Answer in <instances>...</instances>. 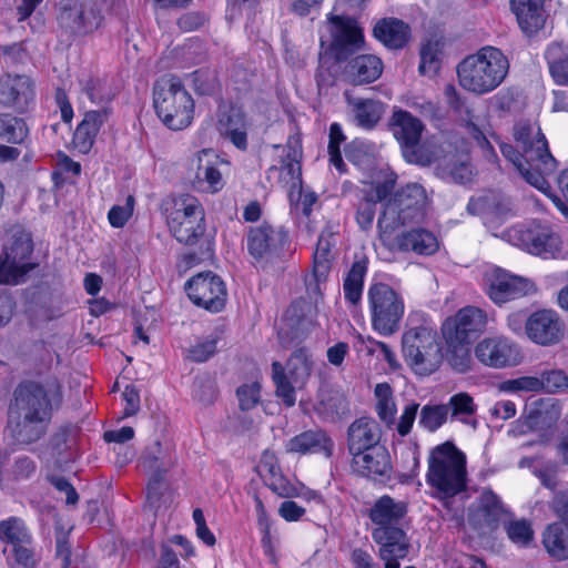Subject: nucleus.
I'll return each instance as SVG.
<instances>
[{
  "instance_id": "obj_1",
  "label": "nucleus",
  "mask_w": 568,
  "mask_h": 568,
  "mask_svg": "<svg viewBox=\"0 0 568 568\" xmlns=\"http://www.w3.org/2000/svg\"><path fill=\"white\" fill-rule=\"evenodd\" d=\"M513 135L521 151L511 144L500 143V152L504 158L515 166L527 183L546 193L562 213H567L566 202L551 193L550 185L546 180V175L555 172L557 161L549 151L541 129L527 121H519L514 126Z\"/></svg>"
},
{
  "instance_id": "obj_2",
  "label": "nucleus",
  "mask_w": 568,
  "mask_h": 568,
  "mask_svg": "<svg viewBox=\"0 0 568 568\" xmlns=\"http://www.w3.org/2000/svg\"><path fill=\"white\" fill-rule=\"evenodd\" d=\"M51 417V400L41 384L26 381L14 388L7 428L17 443L30 445L40 440L48 432Z\"/></svg>"
},
{
  "instance_id": "obj_3",
  "label": "nucleus",
  "mask_w": 568,
  "mask_h": 568,
  "mask_svg": "<svg viewBox=\"0 0 568 568\" xmlns=\"http://www.w3.org/2000/svg\"><path fill=\"white\" fill-rule=\"evenodd\" d=\"M407 504L395 500L388 495L377 498L368 509L371 536L378 546V557L384 561V568H399L410 548L409 538L405 530Z\"/></svg>"
},
{
  "instance_id": "obj_4",
  "label": "nucleus",
  "mask_w": 568,
  "mask_h": 568,
  "mask_svg": "<svg viewBox=\"0 0 568 568\" xmlns=\"http://www.w3.org/2000/svg\"><path fill=\"white\" fill-rule=\"evenodd\" d=\"M426 481L440 499L453 498L467 488L466 456L452 442L429 452Z\"/></svg>"
},
{
  "instance_id": "obj_5",
  "label": "nucleus",
  "mask_w": 568,
  "mask_h": 568,
  "mask_svg": "<svg viewBox=\"0 0 568 568\" xmlns=\"http://www.w3.org/2000/svg\"><path fill=\"white\" fill-rule=\"evenodd\" d=\"M153 105L158 118L170 130H183L193 121L194 101L173 73H165L154 83Z\"/></svg>"
},
{
  "instance_id": "obj_6",
  "label": "nucleus",
  "mask_w": 568,
  "mask_h": 568,
  "mask_svg": "<svg viewBox=\"0 0 568 568\" xmlns=\"http://www.w3.org/2000/svg\"><path fill=\"white\" fill-rule=\"evenodd\" d=\"M426 204L425 189L417 183L407 184L385 203L377 220V231H386L422 221Z\"/></svg>"
},
{
  "instance_id": "obj_7",
  "label": "nucleus",
  "mask_w": 568,
  "mask_h": 568,
  "mask_svg": "<svg viewBox=\"0 0 568 568\" xmlns=\"http://www.w3.org/2000/svg\"><path fill=\"white\" fill-rule=\"evenodd\" d=\"M402 352L406 363L418 375H430L443 362L437 333L426 326L407 329L402 337Z\"/></svg>"
},
{
  "instance_id": "obj_8",
  "label": "nucleus",
  "mask_w": 568,
  "mask_h": 568,
  "mask_svg": "<svg viewBox=\"0 0 568 568\" xmlns=\"http://www.w3.org/2000/svg\"><path fill=\"white\" fill-rule=\"evenodd\" d=\"M326 29L332 41L320 54V63L322 68L331 69L336 62L347 60L353 49L364 41V37L356 20L351 17L329 16Z\"/></svg>"
},
{
  "instance_id": "obj_9",
  "label": "nucleus",
  "mask_w": 568,
  "mask_h": 568,
  "mask_svg": "<svg viewBox=\"0 0 568 568\" xmlns=\"http://www.w3.org/2000/svg\"><path fill=\"white\" fill-rule=\"evenodd\" d=\"M367 297L373 328L386 336L397 332L404 315L399 294L385 283H375L368 287Z\"/></svg>"
},
{
  "instance_id": "obj_10",
  "label": "nucleus",
  "mask_w": 568,
  "mask_h": 568,
  "mask_svg": "<svg viewBox=\"0 0 568 568\" xmlns=\"http://www.w3.org/2000/svg\"><path fill=\"white\" fill-rule=\"evenodd\" d=\"M204 216L199 200L184 194L174 200L173 209L168 215V226L180 243L193 245L204 235Z\"/></svg>"
},
{
  "instance_id": "obj_11",
  "label": "nucleus",
  "mask_w": 568,
  "mask_h": 568,
  "mask_svg": "<svg viewBox=\"0 0 568 568\" xmlns=\"http://www.w3.org/2000/svg\"><path fill=\"white\" fill-rule=\"evenodd\" d=\"M118 0H62L58 21L73 34H85L97 29L104 8H112Z\"/></svg>"
},
{
  "instance_id": "obj_12",
  "label": "nucleus",
  "mask_w": 568,
  "mask_h": 568,
  "mask_svg": "<svg viewBox=\"0 0 568 568\" xmlns=\"http://www.w3.org/2000/svg\"><path fill=\"white\" fill-rule=\"evenodd\" d=\"M389 128L399 143L405 160L409 163L429 165L432 155L425 153L420 145L422 133L425 129L423 122L408 111L396 110L389 120Z\"/></svg>"
},
{
  "instance_id": "obj_13",
  "label": "nucleus",
  "mask_w": 568,
  "mask_h": 568,
  "mask_svg": "<svg viewBox=\"0 0 568 568\" xmlns=\"http://www.w3.org/2000/svg\"><path fill=\"white\" fill-rule=\"evenodd\" d=\"M378 240L384 248L394 254L433 255L439 247L437 237L423 227L404 230L403 226H396L395 229L379 231Z\"/></svg>"
},
{
  "instance_id": "obj_14",
  "label": "nucleus",
  "mask_w": 568,
  "mask_h": 568,
  "mask_svg": "<svg viewBox=\"0 0 568 568\" xmlns=\"http://www.w3.org/2000/svg\"><path fill=\"white\" fill-rule=\"evenodd\" d=\"M484 291L496 305H503L536 293L537 287L529 278L493 267L484 274Z\"/></svg>"
},
{
  "instance_id": "obj_15",
  "label": "nucleus",
  "mask_w": 568,
  "mask_h": 568,
  "mask_svg": "<svg viewBox=\"0 0 568 568\" xmlns=\"http://www.w3.org/2000/svg\"><path fill=\"white\" fill-rule=\"evenodd\" d=\"M185 292L194 305L211 313L222 312L226 305V285L221 276L211 271L192 276L185 283Z\"/></svg>"
},
{
  "instance_id": "obj_16",
  "label": "nucleus",
  "mask_w": 568,
  "mask_h": 568,
  "mask_svg": "<svg viewBox=\"0 0 568 568\" xmlns=\"http://www.w3.org/2000/svg\"><path fill=\"white\" fill-rule=\"evenodd\" d=\"M518 241L528 253L541 258H557L564 253L560 234L546 222L534 221L519 230Z\"/></svg>"
},
{
  "instance_id": "obj_17",
  "label": "nucleus",
  "mask_w": 568,
  "mask_h": 568,
  "mask_svg": "<svg viewBox=\"0 0 568 568\" xmlns=\"http://www.w3.org/2000/svg\"><path fill=\"white\" fill-rule=\"evenodd\" d=\"M33 252L32 241L28 237L18 239L0 255V284H18L24 275L34 268L29 262Z\"/></svg>"
},
{
  "instance_id": "obj_18",
  "label": "nucleus",
  "mask_w": 568,
  "mask_h": 568,
  "mask_svg": "<svg viewBox=\"0 0 568 568\" xmlns=\"http://www.w3.org/2000/svg\"><path fill=\"white\" fill-rule=\"evenodd\" d=\"M487 325V314L475 306H466L444 322L442 332L446 343L469 342L471 334L481 333Z\"/></svg>"
},
{
  "instance_id": "obj_19",
  "label": "nucleus",
  "mask_w": 568,
  "mask_h": 568,
  "mask_svg": "<svg viewBox=\"0 0 568 568\" xmlns=\"http://www.w3.org/2000/svg\"><path fill=\"white\" fill-rule=\"evenodd\" d=\"M286 242V232L266 223L250 227L246 234L247 251L255 261L277 257Z\"/></svg>"
},
{
  "instance_id": "obj_20",
  "label": "nucleus",
  "mask_w": 568,
  "mask_h": 568,
  "mask_svg": "<svg viewBox=\"0 0 568 568\" xmlns=\"http://www.w3.org/2000/svg\"><path fill=\"white\" fill-rule=\"evenodd\" d=\"M274 149L282 150L280 165H273L268 169V179L273 173H280L278 182L283 185H290L292 189L302 186V140L298 133L287 138L284 145L275 144Z\"/></svg>"
},
{
  "instance_id": "obj_21",
  "label": "nucleus",
  "mask_w": 568,
  "mask_h": 568,
  "mask_svg": "<svg viewBox=\"0 0 568 568\" xmlns=\"http://www.w3.org/2000/svg\"><path fill=\"white\" fill-rule=\"evenodd\" d=\"M33 99L34 88L29 75L26 73H0V105L23 113Z\"/></svg>"
},
{
  "instance_id": "obj_22",
  "label": "nucleus",
  "mask_w": 568,
  "mask_h": 568,
  "mask_svg": "<svg viewBox=\"0 0 568 568\" xmlns=\"http://www.w3.org/2000/svg\"><path fill=\"white\" fill-rule=\"evenodd\" d=\"M526 335L541 346L557 344L564 337L562 321L552 310H538L527 317Z\"/></svg>"
},
{
  "instance_id": "obj_23",
  "label": "nucleus",
  "mask_w": 568,
  "mask_h": 568,
  "mask_svg": "<svg viewBox=\"0 0 568 568\" xmlns=\"http://www.w3.org/2000/svg\"><path fill=\"white\" fill-rule=\"evenodd\" d=\"M475 355L480 363L494 368L515 366L520 361L516 345L501 336L480 341L475 347Z\"/></svg>"
},
{
  "instance_id": "obj_24",
  "label": "nucleus",
  "mask_w": 568,
  "mask_h": 568,
  "mask_svg": "<svg viewBox=\"0 0 568 568\" xmlns=\"http://www.w3.org/2000/svg\"><path fill=\"white\" fill-rule=\"evenodd\" d=\"M248 128L246 113L237 105H231L219 115V132L239 150L245 151L247 149Z\"/></svg>"
},
{
  "instance_id": "obj_25",
  "label": "nucleus",
  "mask_w": 568,
  "mask_h": 568,
  "mask_svg": "<svg viewBox=\"0 0 568 568\" xmlns=\"http://www.w3.org/2000/svg\"><path fill=\"white\" fill-rule=\"evenodd\" d=\"M545 2L546 0H510L511 12L526 36L531 37L545 27L548 17Z\"/></svg>"
},
{
  "instance_id": "obj_26",
  "label": "nucleus",
  "mask_w": 568,
  "mask_h": 568,
  "mask_svg": "<svg viewBox=\"0 0 568 568\" xmlns=\"http://www.w3.org/2000/svg\"><path fill=\"white\" fill-rule=\"evenodd\" d=\"M214 153L212 150H202L196 153L192 160L196 171L194 178L191 179L193 187L201 192L216 193L224 186V180L221 172L212 162Z\"/></svg>"
},
{
  "instance_id": "obj_27",
  "label": "nucleus",
  "mask_w": 568,
  "mask_h": 568,
  "mask_svg": "<svg viewBox=\"0 0 568 568\" xmlns=\"http://www.w3.org/2000/svg\"><path fill=\"white\" fill-rule=\"evenodd\" d=\"M382 430L378 423L371 417L354 420L347 430V447L353 456L371 447L379 445Z\"/></svg>"
},
{
  "instance_id": "obj_28",
  "label": "nucleus",
  "mask_w": 568,
  "mask_h": 568,
  "mask_svg": "<svg viewBox=\"0 0 568 568\" xmlns=\"http://www.w3.org/2000/svg\"><path fill=\"white\" fill-rule=\"evenodd\" d=\"M355 470L365 477L389 476L392 471L390 455L383 445L371 447L353 455Z\"/></svg>"
},
{
  "instance_id": "obj_29",
  "label": "nucleus",
  "mask_w": 568,
  "mask_h": 568,
  "mask_svg": "<svg viewBox=\"0 0 568 568\" xmlns=\"http://www.w3.org/2000/svg\"><path fill=\"white\" fill-rule=\"evenodd\" d=\"M373 34L390 50L403 49L412 39L409 24L395 17L379 19L373 28Z\"/></svg>"
},
{
  "instance_id": "obj_30",
  "label": "nucleus",
  "mask_w": 568,
  "mask_h": 568,
  "mask_svg": "<svg viewBox=\"0 0 568 568\" xmlns=\"http://www.w3.org/2000/svg\"><path fill=\"white\" fill-rule=\"evenodd\" d=\"M334 449V443L332 438L322 429H311L303 432L286 444V450L288 453L297 454H324L326 457H331Z\"/></svg>"
},
{
  "instance_id": "obj_31",
  "label": "nucleus",
  "mask_w": 568,
  "mask_h": 568,
  "mask_svg": "<svg viewBox=\"0 0 568 568\" xmlns=\"http://www.w3.org/2000/svg\"><path fill=\"white\" fill-rule=\"evenodd\" d=\"M509 61L497 48L485 47L476 54L466 57L456 71H508Z\"/></svg>"
},
{
  "instance_id": "obj_32",
  "label": "nucleus",
  "mask_w": 568,
  "mask_h": 568,
  "mask_svg": "<svg viewBox=\"0 0 568 568\" xmlns=\"http://www.w3.org/2000/svg\"><path fill=\"white\" fill-rule=\"evenodd\" d=\"M469 214L479 215L485 221L504 217L510 211V202L503 194L494 191L470 199L467 204Z\"/></svg>"
},
{
  "instance_id": "obj_33",
  "label": "nucleus",
  "mask_w": 568,
  "mask_h": 568,
  "mask_svg": "<svg viewBox=\"0 0 568 568\" xmlns=\"http://www.w3.org/2000/svg\"><path fill=\"white\" fill-rule=\"evenodd\" d=\"M108 120L106 110L89 111L77 126L73 134V144L81 153H88L95 141V138Z\"/></svg>"
},
{
  "instance_id": "obj_34",
  "label": "nucleus",
  "mask_w": 568,
  "mask_h": 568,
  "mask_svg": "<svg viewBox=\"0 0 568 568\" xmlns=\"http://www.w3.org/2000/svg\"><path fill=\"white\" fill-rule=\"evenodd\" d=\"M388 193L389 189L385 183H379L371 191L365 192V195L358 202L356 211V222L363 231L372 229L376 213V204L385 200Z\"/></svg>"
},
{
  "instance_id": "obj_35",
  "label": "nucleus",
  "mask_w": 568,
  "mask_h": 568,
  "mask_svg": "<svg viewBox=\"0 0 568 568\" xmlns=\"http://www.w3.org/2000/svg\"><path fill=\"white\" fill-rule=\"evenodd\" d=\"M504 514L499 497L491 490H484L478 498L474 521L479 527L494 529Z\"/></svg>"
},
{
  "instance_id": "obj_36",
  "label": "nucleus",
  "mask_w": 568,
  "mask_h": 568,
  "mask_svg": "<svg viewBox=\"0 0 568 568\" xmlns=\"http://www.w3.org/2000/svg\"><path fill=\"white\" fill-rule=\"evenodd\" d=\"M79 84L94 103L110 101L119 91V88L110 82L106 75L82 73L79 78Z\"/></svg>"
},
{
  "instance_id": "obj_37",
  "label": "nucleus",
  "mask_w": 568,
  "mask_h": 568,
  "mask_svg": "<svg viewBox=\"0 0 568 568\" xmlns=\"http://www.w3.org/2000/svg\"><path fill=\"white\" fill-rule=\"evenodd\" d=\"M366 272L367 260L362 258L355 261L344 280L343 290L345 300L353 305L358 304L362 298L364 277Z\"/></svg>"
},
{
  "instance_id": "obj_38",
  "label": "nucleus",
  "mask_w": 568,
  "mask_h": 568,
  "mask_svg": "<svg viewBox=\"0 0 568 568\" xmlns=\"http://www.w3.org/2000/svg\"><path fill=\"white\" fill-rule=\"evenodd\" d=\"M30 537L32 535L21 518L13 516L0 521V541L6 545L4 554L9 548L26 542Z\"/></svg>"
},
{
  "instance_id": "obj_39",
  "label": "nucleus",
  "mask_w": 568,
  "mask_h": 568,
  "mask_svg": "<svg viewBox=\"0 0 568 568\" xmlns=\"http://www.w3.org/2000/svg\"><path fill=\"white\" fill-rule=\"evenodd\" d=\"M460 85L474 93L483 94L497 88L506 73H457Z\"/></svg>"
},
{
  "instance_id": "obj_40",
  "label": "nucleus",
  "mask_w": 568,
  "mask_h": 568,
  "mask_svg": "<svg viewBox=\"0 0 568 568\" xmlns=\"http://www.w3.org/2000/svg\"><path fill=\"white\" fill-rule=\"evenodd\" d=\"M170 58L178 62L171 68H191L205 59V50L197 39H190L182 47L171 50Z\"/></svg>"
},
{
  "instance_id": "obj_41",
  "label": "nucleus",
  "mask_w": 568,
  "mask_h": 568,
  "mask_svg": "<svg viewBox=\"0 0 568 568\" xmlns=\"http://www.w3.org/2000/svg\"><path fill=\"white\" fill-rule=\"evenodd\" d=\"M29 135L26 121L11 113H0V140L10 144H22Z\"/></svg>"
},
{
  "instance_id": "obj_42",
  "label": "nucleus",
  "mask_w": 568,
  "mask_h": 568,
  "mask_svg": "<svg viewBox=\"0 0 568 568\" xmlns=\"http://www.w3.org/2000/svg\"><path fill=\"white\" fill-rule=\"evenodd\" d=\"M374 394L376 397L375 410L377 416L386 426H394L396 424L397 408L392 387L387 383L377 384Z\"/></svg>"
},
{
  "instance_id": "obj_43",
  "label": "nucleus",
  "mask_w": 568,
  "mask_h": 568,
  "mask_svg": "<svg viewBox=\"0 0 568 568\" xmlns=\"http://www.w3.org/2000/svg\"><path fill=\"white\" fill-rule=\"evenodd\" d=\"M355 122L364 129H373L382 118L383 106L371 99H356L352 101Z\"/></svg>"
},
{
  "instance_id": "obj_44",
  "label": "nucleus",
  "mask_w": 568,
  "mask_h": 568,
  "mask_svg": "<svg viewBox=\"0 0 568 568\" xmlns=\"http://www.w3.org/2000/svg\"><path fill=\"white\" fill-rule=\"evenodd\" d=\"M547 552L558 560L568 558V539L560 524H550L542 535Z\"/></svg>"
},
{
  "instance_id": "obj_45",
  "label": "nucleus",
  "mask_w": 568,
  "mask_h": 568,
  "mask_svg": "<svg viewBox=\"0 0 568 568\" xmlns=\"http://www.w3.org/2000/svg\"><path fill=\"white\" fill-rule=\"evenodd\" d=\"M418 71H439L444 67V43L438 39H428L422 43Z\"/></svg>"
},
{
  "instance_id": "obj_46",
  "label": "nucleus",
  "mask_w": 568,
  "mask_h": 568,
  "mask_svg": "<svg viewBox=\"0 0 568 568\" xmlns=\"http://www.w3.org/2000/svg\"><path fill=\"white\" fill-rule=\"evenodd\" d=\"M286 368L288 378L295 386L303 388L311 376L312 362L304 349H298L287 361Z\"/></svg>"
},
{
  "instance_id": "obj_47",
  "label": "nucleus",
  "mask_w": 568,
  "mask_h": 568,
  "mask_svg": "<svg viewBox=\"0 0 568 568\" xmlns=\"http://www.w3.org/2000/svg\"><path fill=\"white\" fill-rule=\"evenodd\" d=\"M273 381L276 386V396L280 397L287 407L296 403L295 390L300 389L285 374L283 366L274 362L272 364Z\"/></svg>"
},
{
  "instance_id": "obj_48",
  "label": "nucleus",
  "mask_w": 568,
  "mask_h": 568,
  "mask_svg": "<svg viewBox=\"0 0 568 568\" xmlns=\"http://www.w3.org/2000/svg\"><path fill=\"white\" fill-rule=\"evenodd\" d=\"M7 560L9 565H16L23 568H32L36 566L38 558L33 539L30 537L23 544H18L7 551Z\"/></svg>"
},
{
  "instance_id": "obj_49",
  "label": "nucleus",
  "mask_w": 568,
  "mask_h": 568,
  "mask_svg": "<svg viewBox=\"0 0 568 568\" xmlns=\"http://www.w3.org/2000/svg\"><path fill=\"white\" fill-rule=\"evenodd\" d=\"M332 246L329 236L321 235L318 237L313 258V272L317 280L325 277L329 270Z\"/></svg>"
},
{
  "instance_id": "obj_50",
  "label": "nucleus",
  "mask_w": 568,
  "mask_h": 568,
  "mask_svg": "<svg viewBox=\"0 0 568 568\" xmlns=\"http://www.w3.org/2000/svg\"><path fill=\"white\" fill-rule=\"evenodd\" d=\"M448 414L449 407L445 404L425 405L420 410L419 425L429 432H435L446 422Z\"/></svg>"
},
{
  "instance_id": "obj_51",
  "label": "nucleus",
  "mask_w": 568,
  "mask_h": 568,
  "mask_svg": "<svg viewBox=\"0 0 568 568\" xmlns=\"http://www.w3.org/2000/svg\"><path fill=\"white\" fill-rule=\"evenodd\" d=\"M445 406L449 407L452 418H458L462 422H466L465 417L470 416L476 412V404L474 403L473 397L467 393L453 395Z\"/></svg>"
},
{
  "instance_id": "obj_52",
  "label": "nucleus",
  "mask_w": 568,
  "mask_h": 568,
  "mask_svg": "<svg viewBox=\"0 0 568 568\" xmlns=\"http://www.w3.org/2000/svg\"><path fill=\"white\" fill-rule=\"evenodd\" d=\"M196 93L214 95L221 91V82L216 73H187Z\"/></svg>"
},
{
  "instance_id": "obj_53",
  "label": "nucleus",
  "mask_w": 568,
  "mask_h": 568,
  "mask_svg": "<svg viewBox=\"0 0 568 568\" xmlns=\"http://www.w3.org/2000/svg\"><path fill=\"white\" fill-rule=\"evenodd\" d=\"M505 529L508 538L519 546H527L534 538V530L525 519L510 521Z\"/></svg>"
},
{
  "instance_id": "obj_54",
  "label": "nucleus",
  "mask_w": 568,
  "mask_h": 568,
  "mask_svg": "<svg viewBox=\"0 0 568 568\" xmlns=\"http://www.w3.org/2000/svg\"><path fill=\"white\" fill-rule=\"evenodd\" d=\"M499 389L504 392H539L542 390V382L540 377L521 376L514 379H507L499 385Z\"/></svg>"
},
{
  "instance_id": "obj_55",
  "label": "nucleus",
  "mask_w": 568,
  "mask_h": 568,
  "mask_svg": "<svg viewBox=\"0 0 568 568\" xmlns=\"http://www.w3.org/2000/svg\"><path fill=\"white\" fill-rule=\"evenodd\" d=\"M468 343L469 342H463L458 344L446 343L449 348L448 362L454 369L460 373L466 372L470 365L471 358Z\"/></svg>"
},
{
  "instance_id": "obj_56",
  "label": "nucleus",
  "mask_w": 568,
  "mask_h": 568,
  "mask_svg": "<svg viewBox=\"0 0 568 568\" xmlns=\"http://www.w3.org/2000/svg\"><path fill=\"white\" fill-rule=\"evenodd\" d=\"M241 410L254 408L261 399V385L257 382L243 384L236 389Z\"/></svg>"
},
{
  "instance_id": "obj_57",
  "label": "nucleus",
  "mask_w": 568,
  "mask_h": 568,
  "mask_svg": "<svg viewBox=\"0 0 568 568\" xmlns=\"http://www.w3.org/2000/svg\"><path fill=\"white\" fill-rule=\"evenodd\" d=\"M549 71H568V50L560 43L550 44L545 53Z\"/></svg>"
},
{
  "instance_id": "obj_58",
  "label": "nucleus",
  "mask_w": 568,
  "mask_h": 568,
  "mask_svg": "<svg viewBox=\"0 0 568 568\" xmlns=\"http://www.w3.org/2000/svg\"><path fill=\"white\" fill-rule=\"evenodd\" d=\"M452 180L459 184H466L473 180V168L467 161H453L447 165Z\"/></svg>"
},
{
  "instance_id": "obj_59",
  "label": "nucleus",
  "mask_w": 568,
  "mask_h": 568,
  "mask_svg": "<svg viewBox=\"0 0 568 568\" xmlns=\"http://www.w3.org/2000/svg\"><path fill=\"white\" fill-rule=\"evenodd\" d=\"M133 204H134V199L132 195H130V196H128L126 203L124 206H120V205L113 206L108 214L110 224L114 227H122L128 222L130 216L132 215Z\"/></svg>"
},
{
  "instance_id": "obj_60",
  "label": "nucleus",
  "mask_w": 568,
  "mask_h": 568,
  "mask_svg": "<svg viewBox=\"0 0 568 568\" xmlns=\"http://www.w3.org/2000/svg\"><path fill=\"white\" fill-rule=\"evenodd\" d=\"M216 388L212 381H197L193 388V398L203 405L212 404L216 398Z\"/></svg>"
},
{
  "instance_id": "obj_61",
  "label": "nucleus",
  "mask_w": 568,
  "mask_h": 568,
  "mask_svg": "<svg viewBox=\"0 0 568 568\" xmlns=\"http://www.w3.org/2000/svg\"><path fill=\"white\" fill-rule=\"evenodd\" d=\"M540 382H542V389L549 393L568 388V376L561 371L544 373L540 377Z\"/></svg>"
},
{
  "instance_id": "obj_62",
  "label": "nucleus",
  "mask_w": 568,
  "mask_h": 568,
  "mask_svg": "<svg viewBox=\"0 0 568 568\" xmlns=\"http://www.w3.org/2000/svg\"><path fill=\"white\" fill-rule=\"evenodd\" d=\"M304 304L305 303H293L286 312L287 325L294 329L293 337L297 339L304 335L306 326L311 324V322L306 323L304 320H297L298 312L302 311V305Z\"/></svg>"
},
{
  "instance_id": "obj_63",
  "label": "nucleus",
  "mask_w": 568,
  "mask_h": 568,
  "mask_svg": "<svg viewBox=\"0 0 568 568\" xmlns=\"http://www.w3.org/2000/svg\"><path fill=\"white\" fill-rule=\"evenodd\" d=\"M216 352V339H205L189 349V357L194 362H205Z\"/></svg>"
},
{
  "instance_id": "obj_64",
  "label": "nucleus",
  "mask_w": 568,
  "mask_h": 568,
  "mask_svg": "<svg viewBox=\"0 0 568 568\" xmlns=\"http://www.w3.org/2000/svg\"><path fill=\"white\" fill-rule=\"evenodd\" d=\"M418 407L419 405L417 403H410L405 406L399 420L396 424V429L400 436H406L410 433L413 424L416 419Z\"/></svg>"
}]
</instances>
